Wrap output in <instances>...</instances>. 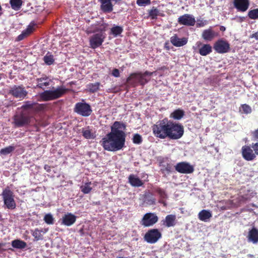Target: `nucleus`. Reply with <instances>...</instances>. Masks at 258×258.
I'll use <instances>...</instances> for the list:
<instances>
[{
	"label": "nucleus",
	"instance_id": "obj_42",
	"mask_svg": "<svg viewBox=\"0 0 258 258\" xmlns=\"http://www.w3.org/2000/svg\"><path fill=\"white\" fill-rule=\"evenodd\" d=\"M44 221L46 224L49 225L54 223V218L52 215L50 213L47 214L44 216Z\"/></svg>",
	"mask_w": 258,
	"mask_h": 258
},
{
	"label": "nucleus",
	"instance_id": "obj_54",
	"mask_svg": "<svg viewBox=\"0 0 258 258\" xmlns=\"http://www.w3.org/2000/svg\"><path fill=\"white\" fill-rule=\"evenodd\" d=\"M164 47L168 50L170 49V47L169 46V43L168 42H165Z\"/></svg>",
	"mask_w": 258,
	"mask_h": 258
},
{
	"label": "nucleus",
	"instance_id": "obj_6",
	"mask_svg": "<svg viewBox=\"0 0 258 258\" xmlns=\"http://www.w3.org/2000/svg\"><path fill=\"white\" fill-rule=\"evenodd\" d=\"M2 196L4 205L7 209L13 210L16 208V204L14 200V195L9 187L3 189Z\"/></svg>",
	"mask_w": 258,
	"mask_h": 258
},
{
	"label": "nucleus",
	"instance_id": "obj_30",
	"mask_svg": "<svg viewBox=\"0 0 258 258\" xmlns=\"http://www.w3.org/2000/svg\"><path fill=\"white\" fill-rule=\"evenodd\" d=\"M12 246L15 248L23 249L26 247L27 243L23 240L20 239H16L12 241Z\"/></svg>",
	"mask_w": 258,
	"mask_h": 258
},
{
	"label": "nucleus",
	"instance_id": "obj_9",
	"mask_svg": "<svg viewBox=\"0 0 258 258\" xmlns=\"http://www.w3.org/2000/svg\"><path fill=\"white\" fill-rule=\"evenodd\" d=\"M9 94L20 100L24 99L28 95V92L23 85H14L9 90Z\"/></svg>",
	"mask_w": 258,
	"mask_h": 258
},
{
	"label": "nucleus",
	"instance_id": "obj_8",
	"mask_svg": "<svg viewBox=\"0 0 258 258\" xmlns=\"http://www.w3.org/2000/svg\"><path fill=\"white\" fill-rule=\"evenodd\" d=\"M74 111L84 117L90 116L92 112L90 104L83 102L77 103L75 105Z\"/></svg>",
	"mask_w": 258,
	"mask_h": 258
},
{
	"label": "nucleus",
	"instance_id": "obj_58",
	"mask_svg": "<svg viewBox=\"0 0 258 258\" xmlns=\"http://www.w3.org/2000/svg\"><path fill=\"white\" fill-rule=\"evenodd\" d=\"M244 17H240V22H242V21H243V20H244Z\"/></svg>",
	"mask_w": 258,
	"mask_h": 258
},
{
	"label": "nucleus",
	"instance_id": "obj_47",
	"mask_svg": "<svg viewBox=\"0 0 258 258\" xmlns=\"http://www.w3.org/2000/svg\"><path fill=\"white\" fill-rule=\"evenodd\" d=\"M251 135L253 140L258 141V128L252 132Z\"/></svg>",
	"mask_w": 258,
	"mask_h": 258
},
{
	"label": "nucleus",
	"instance_id": "obj_46",
	"mask_svg": "<svg viewBox=\"0 0 258 258\" xmlns=\"http://www.w3.org/2000/svg\"><path fill=\"white\" fill-rule=\"evenodd\" d=\"M92 189V188L88 185L85 186L82 189V191L84 194L89 193Z\"/></svg>",
	"mask_w": 258,
	"mask_h": 258
},
{
	"label": "nucleus",
	"instance_id": "obj_13",
	"mask_svg": "<svg viewBox=\"0 0 258 258\" xmlns=\"http://www.w3.org/2000/svg\"><path fill=\"white\" fill-rule=\"evenodd\" d=\"M105 38V34L103 33H98L94 34L90 39L91 47L95 49L101 46Z\"/></svg>",
	"mask_w": 258,
	"mask_h": 258
},
{
	"label": "nucleus",
	"instance_id": "obj_4",
	"mask_svg": "<svg viewBox=\"0 0 258 258\" xmlns=\"http://www.w3.org/2000/svg\"><path fill=\"white\" fill-rule=\"evenodd\" d=\"M68 89L64 86L57 87L53 90H45L39 94L41 100L43 101H48L53 100L63 96L68 91Z\"/></svg>",
	"mask_w": 258,
	"mask_h": 258
},
{
	"label": "nucleus",
	"instance_id": "obj_37",
	"mask_svg": "<svg viewBox=\"0 0 258 258\" xmlns=\"http://www.w3.org/2000/svg\"><path fill=\"white\" fill-rule=\"evenodd\" d=\"M160 15L159 10L156 8L153 7L149 12V16L152 19H156L158 16Z\"/></svg>",
	"mask_w": 258,
	"mask_h": 258
},
{
	"label": "nucleus",
	"instance_id": "obj_40",
	"mask_svg": "<svg viewBox=\"0 0 258 258\" xmlns=\"http://www.w3.org/2000/svg\"><path fill=\"white\" fill-rule=\"evenodd\" d=\"M123 29L122 27L118 26L113 27L111 29V32L114 36H117V35H120Z\"/></svg>",
	"mask_w": 258,
	"mask_h": 258
},
{
	"label": "nucleus",
	"instance_id": "obj_26",
	"mask_svg": "<svg viewBox=\"0 0 258 258\" xmlns=\"http://www.w3.org/2000/svg\"><path fill=\"white\" fill-rule=\"evenodd\" d=\"M215 32L211 29L204 30L202 33V38L207 41H212L216 36Z\"/></svg>",
	"mask_w": 258,
	"mask_h": 258
},
{
	"label": "nucleus",
	"instance_id": "obj_25",
	"mask_svg": "<svg viewBox=\"0 0 258 258\" xmlns=\"http://www.w3.org/2000/svg\"><path fill=\"white\" fill-rule=\"evenodd\" d=\"M128 182L134 187H140L143 185V182L136 175L130 174L128 177Z\"/></svg>",
	"mask_w": 258,
	"mask_h": 258
},
{
	"label": "nucleus",
	"instance_id": "obj_24",
	"mask_svg": "<svg viewBox=\"0 0 258 258\" xmlns=\"http://www.w3.org/2000/svg\"><path fill=\"white\" fill-rule=\"evenodd\" d=\"M248 240L252 242L253 244L258 243V229L255 227H253L250 229L248 233Z\"/></svg>",
	"mask_w": 258,
	"mask_h": 258
},
{
	"label": "nucleus",
	"instance_id": "obj_41",
	"mask_svg": "<svg viewBox=\"0 0 258 258\" xmlns=\"http://www.w3.org/2000/svg\"><path fill=\"white\" fill-rule=\"evenodd\" d=\"M248 16L251 19H257L258 8L249 11L248 13Z\"/></svg>",
	"mask_w": 258,
	"mask_h": 258
},
{
	"label": "nucleus",
	"instance_id": "obj_29",
	"mask_svg": "<svg viewBox=\"0 0 258 258\" xmlns=\"http://www.w3.org/2000/svg\"><path fill=\"white\" fill-rule=\"evenodd\" d=\"M254 194L255 193L251 190H247L244 194L240 196V201L245 202L246 201L249 200L254 197Z\"/></svg>",
	"mask_w": 258,
	"mask_h": 258
},
{
	"label": "nucleus",
	"instance_id": "obj_49",
	"mask_svg": "<svg viewBox=\"0 0 258 258\" xmlns=\"http://www.w3.org/2000/svg\"><path fill=\"white\" fill-rule=\"evenodd\" d=\"M153 72H150L148 71H146L144 73H142V75L143 76H144L145 78H146V76H151L153 75Z\"/></svg>",
	"mask_w": 258,
	"mask_h": 258
},
{
	"label": "nucleus",
	"instance_id": "obj_35",
	"mask_svg": "<svg viewBox=\"0 0 258 258\" xmlns=\"http://www.w3.org/2000/svg\"><path fill=\"white\" fill-rule=\"evenodd\" d=\"M42 230H39L38 228L35 229L34 230H31V234L34 237L35 240L38 241L43 239V235L42 234Z\"/></svg>",
	"mask_w": 258,
	"mask_h": 258
},
{
	"label": "nucleus",
	"instance_id": "obj_3",
	"mask_svg": "<svg viewBox=\"0 0 258 258\" xmlns=\"http://www.w3.org/2000/svg\"><path fill=\"white\" fill-rule=\"evenodd\" d=\"M46 105L27 101L21 107V110L17 112L13 117L12 123L15 127H21L29 125L32 117V114H36L45 109Z\"/></svg>",
	"mask_w": 258,
	"mask_h": 258
},
{
	"label": "nucleus",
	"instance_id": "obj_34",
	"mask_svg": "<svg viewBox=\"0 0 258 258\" xmlns=\"http://www.w3.org/2000/svg\"><path fill=\"white\" fill-rule=\"evenodd\" d=\"M44 62L48 66L52 64L54 62L53 55L50 52H48L43 58Z\"/></svg>",
	"mask_w": 258,
	"mask_h": 258
},
{
	"label": "nucleus",
	"instance_id": "obj_51",
	"mask_svg": "<svg viewBox=\"0 0 258 258\" xmlns=\"http://www.w3.org/2000/svg\"><path fill=\"white\" fill-rule=\"evenodd\" d=\"M44 168L48 172H50L51 171V167L48 165H45Z\"/></svg>",
	"mask_w": 258,
	"mask_h": 258
},
{
	"label": "nucleus",
	"instance_id": "obj_44",
	"mask_svg": "<svg viewBox=\"0 0 258 258\" xmlns=\"http://www.w3.org/2000/svg\"><path fill=\"white\" fill-rule=\"evenodd\" d=\"M241 108L244 113L248 114L251 113V107L247 104H244L241 105Z\"/></svg>",
	"mask_w": 258,
	"mask_h": 258
},
{
	"label": "nucleus",
	"instance_id": "obj_19",
	"mask_svg": "<svg viewBox=\"0 0 258 258\" xmlns=\"http://www.w3.org/2000/svg\"><path fill=\"white\" fill-rule=\"evenodd\" d=\"M35 25V24L34 23H31L30 25L28 26L27 28L17 37V40L21 41L29 36L34 31Z\"/></svg>",
	"mask_w": 258,
	"mask_h": 258
},
{
	"label": "nucleus",
	"instance_id": "obj_43",
	"mask_svg": "<svg viewBox=\"0 0 258 258\" xmlns=\"http://www.w3.org/2000/svg\"><path fill=\"white\" fill-rule=\"evenodd\" d=\"M133 142L136 144H140L143 142V139L141 136L138 134H136L134 135L133 138Z\"/></svg>",
	"mask_w": 258,
	"mask_h": 258
},
{
	"label": "nucleus",
	"instance_id": "obj_38",
	"mask_svg": "<svg viewBox=\"0 0 258 258\" xmlns=\"http://www.w3.org/2000/svg\"><path fill=\"white\" fill-rule=\"evenodd\" d=\"M107 26V25L102 22V23L99 26L95 27V30L93 32L87 30V33H91L92 32H100V33H102L103 31H105Z\"/></svg>",
	"mask_w": 258,
	"mask_h": 258
},
{
	"label": "nucleus",
	"instance_id": "obj_16",
	"mask_svg": "<svg viewBox=\"0 0 258 258\" xmlns=\"http://www.w3.org/2000/svg\"><path fill=\"white\" fill-rule=\"evenodd\" d=\"M233 5L236 10L241 12H244L249 8V0H233Z\"/></svg>",
	"mask_w": 258,
	"mask_h": 258
},
{
	"label": "nucleus",
	"instance_id": "obj_52",
	"mask_svg": "<svg viewBox=\"0 0 258 258\" xmlns=\"http://www.w3.org/2000/svg\"><path fill=\"white\" fill-rule=\"evenodd\" d=\"M250 38H254L255 39L258 40V32H256L252 34L250 36Z\"/></svg>",
	"mask_w": 258,
	"mask_h": 258
},
{
	"label": "nucleus",
	"instance_id": "obj_32",
	"mask_svg": "<svg viewBox=\"0 0 258 258\" xmlns=\"http://www.w3.org/2000/svg\"><path fill=\"white\" fill-rule=\"evenodd\" d=\"M10 4L12 9L15 11L19 10L22 5V0H10Z\"/></svg>",
	"mask_w": 258,
	"mask_h": 258
},
{
	"label": "nucleus",
	"instance_id": "obj_14",
	"mask_svg": "<svg viewBox=\"0 0 258 258\" xmlns=\"http://www.w3.org/2000/svg\"><path fill=\"white\" fill-rule=\"evenodd\" d=\"M175 169L178 172L182 174L191 173L194 171V167L189 163L186 162L178 163L175 166Z\"/></svg>",
	"mask_w": 258,
	"mask_h": 258
},
{
	"label": "nucleus",
	"instance_id": "obj_17",
	"mask_svg": "<svg viewBox=\"0 0 258 258\" xmlns=\"http://www.w3.org/2000/svg\"><path fill=\"white\" fill-rule=\"evenodd\" d=\"M197 45L199 47L198 52L202 56H206L212 52V47L210 44H202L198 42Z\"/></svg>",
	"mask_w": 258,
	"mask_h": 258
},
{
	"label": "nucleus",
	"instance_id": "obj_5",
	"mask_svg": "<svg viewBox=\"0 0 258 258\" xmlns=\"http://www.w3.org/2000/svg\"><path fill=\"white\" fill-rule=\"evenodd\" d=\"M251 147L249 146H243L241 148V153L243 158L246 161H252L258 155V142L252 143Z\"/></svg>",
	"mask_w": 258,
	"mask_h": 258
},
{
	"label": "nucleus",
	"instance_id": "obj_22",
	"mask_svg": "<svg viewBox=\"0 0 258 258\" xmlns=\"http://www.w3.org/2000/svg\"><path fill=\"white\" fill-rule=\"evenodd\" d=\"M176 218L175 215H168L166 216L165 219L162 220V224L167 227H173L176 224Z\"/></svg>",
	"mask_w": 258,
	"mask_h": 258
},
{
	"label": "nucleus",
	"instance_id": "obj_27",
	"mask_svg": "<svg viewBox=\"0 0 258 258\" xmlns=\"http://www.w3.org/2000/svg\"><path fill=\"white\" fill-rule=\"evenodd\" d=\"M36 81L37 82V87L43 89L45 87L50 85V80L47 77L45 76L37 78Z\"/></svg>",
	"mask_w": 258,
	"mask_h": 258
},
{
	"label": "nucleus",
	"instance_id": "obj_53",
	"mask_svg": "<svg viewBox=\"0 0 258 258\" xmlns=\"http://www.w3.org/2000/svg\"><path fill=\"white\" fill-rule=\"evenodd\" d=\"M205 25V24L201 21L200 23H198L197 24V27H203Z\"/></svg>",
	"mask_w": 258,
	"mask_h": 258
},
{
	"label": "nucleus",
	"instance_id": "obj_45",
	"mask_svg": "<svg viewBox=\"0 0 258 258\" xmlns=\"http://www.w3.org/2000/svg\"><path fill=\"white\" fill-rule=\"evenodd\" d=\"M137 4L139 6H144L145 5H149L151 4L150 0H137Z\"/></svg>",
	"mask_w": 258,
	"mask_h": 258
},
{
	"label": "nucleus",
	"instance_id": "obj_10",
	"mask_svg": "<svg viewBox=\"0 0 258 258\" xmlns=\"http://www.w3.org/2000/svg\"><path fill=\"white\" fill-rule=\"evenodd\" d=\"M161 237L162 234L158 229H151L146 233L144 238L148 243L153 244L157 242Z\"/></svg>",
	"mask_w": 258,
	"mask_h": 258
},
{
	"label": "nucleus",
	"instance_id": "obj_18",
	"mask_svg": "<svg viewBox=\"0 0 258 258\" xmlns=\"http://www.w3.org/2000/svg\"><path fill=\"white\" fill-rule=\"evenodd\" d=\"M187 38L183 37L179 38L177 34H174L170 38V42L172 44L176 47H181L184 46L187 43Z\"/></svg>",
	"mask_w": 258,
	"mask_h": 258
},
{
	"label": "nucleus",
	"instance_id": "obj_48",
	"mask_svg": "<svg viewBox=\"0 0 258 258\" xmlns=\"http://www.w3.org/2000/svg\"><path fill=\"white\" fill-rule=\"evenodd\" d=\"M112 75L115 77L118 78L120 76V73L117 69H114L112 72Z\"/></svg>",
	"mask_w": 258,
	"mask_h": 258
},
{
	"label": "nucleus",
	"instance_id": "obj_31",
	"mask_svg": "<svg viewBox=\"0 0 258 258\" xmlns=\"http://www.w3.org/2000/svg\"><path fill=\"white\" fill-rule=\"evenodd\" d=\"M184 115L183 110L178 109L175 110L171 114L170 116L174 119L179 120L183 117Z\"/></svg>",
	"mask_w": 258,
	"mask_h": 258
},
{
	"label": "nucleus",
	"instance_id": "obj_50",
	"mask_svg": "<svg viewBox=\"0 0 258 258\" xmlns=\"http://www.w3.org/2000/svg\"><path fill=\"white\" fill-rule=\"evenodd\" d=\"M171 166L170 164H167V166L165 168V170L167 172H170L171 171Z\"/></svg>",
	"mask_w": 258,
	"mask_h": 258
},
{
	"label": "nucleus",
	"instance_id": "obj_56",
	"mask_svg": "<svg viewBox=\"0 0 258 258\" xmlns=\"http://www.w3.org/2000/svg\"><path fill=\"white\" fill-rule=\"evenodd\" d=\"M5 243H0V249L3 247L5 246Z\"/></svg>",
	"mask_w": 258,
	"mask_h": 258
},
{
	"label": "nucleus",
	"instance_id": "obj_55",
	"mask_svg": "<svg viewBox=\"0 0 258 258\" xmlns=\"http://www.w3.org/2000/svg\"><path fill=\"white\" fill-rule=\"evenodd\" d=\"M220 31L223 32V31H225L226 28L224 26H222L220 27Z\"/></svg>",
	"mask_w": 258,
	"mask_h": 258
},
{
	"label": "nucleus",
	"instance_id": "obj_39",
	"mask_svg": "<svg viewBox=\"0 0 258 258\" xmlns=\"http://www.w3.org/2000/svg\"><path fill=\"white\" fill-rule=\"evenodd\" d=\"M15 149V147L14 146H9L8 147L2 149L0 150V154L2 155H6L14 151Z\"/></svg>",
	"mask_w": 258,
	"mask_h": 258
},
{
	"label": "nucleus",
	"instance_id": "obj_11",
	"mask_svg": "<svg viewBox=\"0 0 258 258\" xmlns=\"http://www.w3.org/2000/svg\"><path fill=\"white\" fill-rule=\"evenodd\" d=\"M158 221V217L154 213H147L145 214L140 224L145 227L153 226Z\"/></svg>",
	"mask_w": 258,
	"mask_h": 258
},
{
	"label": "nucleus",
	"instance_id": "obj_7",
	"mask_svg": "<svg viewBox=\"0 0 258 258\" xmlns=\"http://www.w3.org/2000/svg\"><path fill=\"white\" fill-rule=\"evenodd\" d=\"M150 79L145 78L141 72L132 73L126 79V82L133 86H136L138 84L144 86Z\"/></svg>",
	"mask_w": 258,
	"mask_h": 258
},
{
	"label": "nucleus",
	"instance_id": "obj_20",
	"mask_svg": "<svg viewBox=\"0 0 258 258\" xmlns=\"http://www.w3.org/2000/svg\"><path fill=\"white\" fill-rule=\"evenodd\" d=\"M77 217L72 213L65 214L62 218L61 224L67 226L72 225L76 221Z\"/></svg>",
	"mask_w": 258,
	"mask_h": 258
},
{
	"label": "nucleus",
	"instance_id": "obj_1",
	"mask_svg": "<svg viewBox=\"0 0 258 258\" xmlns=\"http://www.w3.org/2000/svg\"><path fill=\"white\" fill-rule=\"evenodd\" d=\"M154 135L157 138L171 140H178L181 138L184 134L183 126L167 118L158 120L152 126Z\"/></svg>",
	"mask_w": 258,
	"mask_h": 258
},
{
	"label": "nucleus",
	"instance_id": "obj_33",
	"mask_svg": "<svg viewBox=\"0 0 258 258\" xmlns=\"http://www.w3.org/2000/svg\"><path fill=\"white\" fill-rule=\"evenodd\" d=\"M100 83L96 82L95 83H89L87 85V88L88 91L90 93H93L99 90Z\"/></svg>",
	"mask_w": 258,
	"mask_h": 258
},
{
	"label": "nucleus",
	"instance_id": "obj_23",
	"mask_svg": "<svg viewBox=\"0 0 258 258\" xmlns=\"http://www.w3.org/2000/svg\"><path fill=\"white\" fill-rule=\"evenodd\" d=\"M154 191L158 194L160 197L159 202L162 204L164 206H166V203L165 202V200L168 197L165 190L159 187H156L154 188Z\"/></svg>",
	"mask_w": 258,
	"mask_h": 258
},
{
	"label": "nucleus",
	"instance_id": "obj_28",
	"mask_svg": "<svg viewBox=\"0 0 258 258\" xmlns=\"http://www.w3.org/2000/svg\"><path fill=\"white\" fill-rule=\"evenodd\" d=\"M212 213L207 210H203L198 214L199 219L202 221L207 222L212 217Z\"/></svg>",
	"mask_w": 258,
	"mask_h": 258
},
{
	"label": "nucleus",
	"instance_id": "obj_36",
	"mask_svg": "<svg viewBox=\"0 0 258 258\" xmlns=\"http://www.w3.org/2000/svg\"><path fill=\"white\" fill-rule=\"evenodd\" d=\"M82 134L83 137L87 139H94L96 137L95 134L93 133L90 130H83Z\"/></svg>",
	"mask_w": 258,
	"mask_h": 258
},
{
	"label": "nucleus",
	"instance_id": "obj_57",
	"mask_svg": "<svg viewBox=\"0 0 258 258\" xmlns=\"http://www.w3.org/2000/svg\"><path fill=\"white\" fill-rule=\"evenodd\" d=\"M113 2H115V3H119L120 2H121L122 0H112Z\"/></svg>",
	"mask_w": 258,
	"mask_h": 258
},
{
	"label": "nucleus",
	"instance_id": "obj_15",
	"mask_svg": "<svg viewBox=\"0 0 258 258\" xmlns=\"http://www.w3.org/2000/svg\"><path fill=\"white\" fill-rule=\"evenodd\" d=\"M178 22L180 25L193 26L195 24L196 21L194 17L189 14H184L178 18Z\"/></svg>",
	"mask_w": 258,
	"mask_h": 258
},
{
	"label": "nucleus",
	"instance_id": "obj_21",
	"mask_svg": "<svg viewBox=\"0 0 258 258\" xmlns=\"http://www.w3.org/2000/svg\"><path fill=\"white\" fill-rule=\"evenodd\" d=\"M101 3V10L105 13H110L113 11V6L111 0H99Z\"/></svg>",
	"mask_w": 258,
	"mask_h": 258
},
{
	"label": "nucleus",
	"instance_id": "obj_2",
	"mask_svg": "<svg viewBox=\"0 0 258 258\" xmlns=\"http://www.w3.org/2000/svg\"><path fill=\"white\" fill-rule=\"evenodd\" d=\"M124 123L116 121L111 126V132L108 133L101 141V146L105 150L108 151H117L122 149L125 146V133L120 130L125 128Z\"/></svg>",
	"mask_w": 258,
	"mask_h": 258
},
{
	"label": "nucleus",
	"instance_id": "obj_12",
	"mask_svg": "<svg viewBox=\"0 0 258 258\" xmlns=\"http://www.w3.org/2000/svg\"><path fill=\"white\" fill-rule=\"evenodd\" d=\"M213 48L218 53H226L230 49V44L223 39H220L215 42Z\"/></svg>",
	"mask_w": 258,
	"mask_h": 258
}]
</instances>
